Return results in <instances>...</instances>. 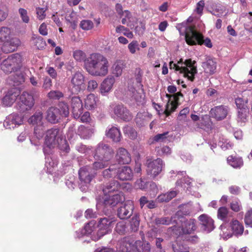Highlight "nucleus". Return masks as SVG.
<instances>
[{
    "label": "nucleus",
    "mask_w": 252,
    "mask_h": 252,
    "mask_svg": "<svg viewBox=\"0 0 252 252\" xmlns=\"http://www.w3.org/2000/svg\"><path fill=\"white\" fill-rule=\"evenodd\" d=\"M97 101V97L94 94H91L85 99V107L89 110L93 109L96 107Z\"/></svg>",
    "instance_id": "nucleus-40"
},
{
    "label": "nucleus",
    "mask_w": 252,
    "mask_h": 252,
    "mask_svg": "<svg viewBox=\"0 0 252 252\" xmlns=\"http://www.w3.org/2000/svg\"><path fill=\"white\" fill-rule=\"evenodd\" d=\"M134 208L132 202L126 201L118 209L117 216L121 219H127L132 215Z\"/></svg>",
    "instance_id": "nucleus-15"
},
{
    "label": "nucleus",
    "mask_w": 252,
    "mask_h": 252,
    "mask_svg": "<svg viewBox=\"0 0 252 252\" xmlns=\"http://www.w3.org/2000/svg\"><path fill=\"white\" fill-rule=\"evenodd\" d=\"M196 62L192 61L191 59L186 60L183 62V59H180L178 64L174 63L173 62L169 63L170 69H175L176 71H180V72L184 74L185 77L189 80L193 81L194 79V75L197 73V66Z\"/></svg>",
    "instance_id": "nucleus-3"
},
{
    "label": "nucleus",
    "mask_w": 252,
    "mask_h": 252,
    "mask_svg": "<svg viewBox=\"0 0 252 252\" xmlns=\"http://www.w3.org/2000/svg\"><path fill=\"white\" fill-rule=\"evenodd\" d=\"M116 158L119 163L122 164H128L131 160L130 154L123 148L118 150Z\"/></svg>",
    "instance_id": "nucleus-28"
},
{
    "label": "nucleus",
    "mask_w": 252,
    "mask_h": 252,
    "mask_svg": "<svg viewBox=\"0 0 252 252\" xmlns=\"http://www.w3.org/2000/svg\"><path fill=\"white\" fill-rule=\"evenodd\" d=\"M73 57L77 62L83 61L86 70L93 76H104L108 72V61L99 53H93L86 58L83 51L76 50L73 52Z\"/></svg>",
    "instance_id": "nucleus-1"
},
{
    "label": "nucleus",
    "mask_w": 252,
    "mask_h": 252,
    "mask_svg": "<svg viewBox=\"0 0 252 252\" xmlns=\"http://www.w3.org/2000/svg\"><path fill=\"white\" fill-rule=\"evenodd\" d=\"M98 161L94 162L92 165V170L93 172L99 169L104 168L108 166L109 161H105L104 160H98Z\"/></svg>",
    "instance_id": "nucleus-45"
},
{
    "label": "nucleus",
    "mask_w": 252,
    "mask_h": 252,
    "mask_svg": "<svg viewBox=\"0 0 252 252\" xmlns=\"http://www.w3.org/2000/svg\"><path fill=\"white\" fill-rule=\"evenodd\" d=\"M227 113V108L223 105L215 106L210 111L211 117L217 121H221L224 119L226 117Z\"/></svg>",
    "instance_id": "nucleus-22"
},
{
    "label": "nucleus",
    "mask_w": 252,
    "mask_h": 252,
    "mask_svg": "<svg viewBox=\"0 0 252 252\" xmlns=\"http://www.w3.org/2000/svg\"><path fill=\"white\" fill-rule=\"evenodd\" d=\"M123 199V196L119 193H116L113 195H109L108 197H106L103 202L104 206L103 211L104 212H106L105 209L107 211H109L107 208L109 207L110 209L112 208L118 204V203L122 201Z\"/></svg>",
    "instance_id": "nucleus-21"
},
{
    "label": "nucleus",
    "mask_w": 252,
    "mask_h": 252,
    "mask_svg": "<svg viewBox=\"0 0 252 252\" xmlns=\"http://www.w3.org/2000/svg\"><path fill=\"white\" fill-rule=\"evenodd\" d=\"M65 184L69 189H74L76 186L74 177L73 176L70 177L69 179L66 180Z\"/></svg>",
    "instance_id": "nucleus-63"
},
{
    "label": "nucleus",
    "mask_w": 252,
    "mask_h": 252,
    "mask_svg": "<svg viewBox=\"0 0 252 252\" xmlns=\"http://www.w3.org/2000/svg\"><path fill=\"white\" fill-rule=\"evenodd\" d=\"M80 27L84 30L88 31L93 28L94 23L91 20H84L80 22Z\"/></svg>",
    "instance_id": "nucleus-52"
},
{
    "label": "nucleus",
    "mask_w": 252,
    "mask_h": 252,
    "mask_svg": "<svg viewBox=\"0 0 252 252\" xmlns=\"http://www.w3.org/2000/svg\"><path fill=\"white\" fill-rule=\"evenodd\" d=\"M107 136L115 142H119L122 138L120 129L115 126H113L109 129L107 132Z\"/></svg>",
    "instance_id": "nucleus-39"
},
{
    "label": "nucleus",
    "mask_w": 252,
    "mask_h": 252,
    "mask_svg": "<svg viewBox=\"0 0 252 252\" xmlns=\"http://www.w3.org/2000/svg\"><path fill=\"white\" fill-rule=\"evenodd\" d=\"M186 174L185 171H179L177 172V176L179 179L176 182L177 186H181L184 188H188L190 186L191 182V179L188 177H186L185 175Z\"/></svg>",
    "instance_id": "nucleus-31"
},
{
    "label": "nucleus",
    "mask_w": 252,
    "mask_h": 252,
    "mask_svg": "<svg viewBox=\"0 0 252 252\" xmlns=\"http://www.w3.org/2000/svg\"><path fill=\"white\" fill-rule=\"evenodd\" d=\"M120 184L116 180H113L107 184L106 185L102 187V190L106 195L107 193L118 191L120 189Z\"/></svg>",
    "instance_id": "nucleus-32"
},
{
    "label": "nucleus",
    "mask_w": 252,
    "mask_h": 252,
    "mask_svg": "<svg viewBox=\"0 0 252 252\" xmlns=\"http://www.w3.org/2000/svg\"><path fill=\"white\" fill-rule=\"evenodd\" d=\"M128 49L131 54H135L136 52V50L139 51L140 50L138 41L136 40L132 41L128 45Z\"/></svg>",
    "instance_id": "nucleus-55"
},
{
    "label": "nucleus",
    "mask_w": 252,
    "mask_h": 252,
    "mask_svg": "<svg viewBox=\"0 0 252 252\" xmlns=\"http://www.w3.org/2000/svg\"><path fill=\"white\" fill-rule=\"evenodd\" d=\"M115 81V79L113 77L105 78L101 84L100 93L103 95H105L112 89Z\"/></svg>",
    "instance_id": "nucleus-30"
},
{
    "label": "nucleus",
    "mask_w": 252,
    "mask_h": 252,
    "mask_svg": "<svg viewBox=\"0 0 252 252\" xmlns=\"http://www.w3.org/2000/svg\"><path fill=\"white\" fill-rule=\"evenodd\" d=\"M196 220L194 219H189L184 222L182 226V232L180 230V227L174 225L168 228V231H172L176 235L183 234H191L196 229Z\"/></svg>",
    "instance_id": "nucleus-10"
},
{
    "label": "nucleus",
    "mask_w": 252,
    "mask_h": 252,
    "mask_svg": "<svg viewBox=\"0 0 252 252\" xmlns=\"http://www.w3.org/2000/svg\"><path fill=\"white\" fill-rule=\"evenodd\" d=\"M98 87V84L95 80H92L88 82L87 89L89 91H93Z\"/></svg>",
    "instance_id": "nucleus-64"
},
{
    "label": "nucleus",
    "mask_w": 252,
    "mask_h": 252,
    "mask_svg": "<svg viewBox=\"0 0 252 252\" xmlns=\"http://www.w3.org/2000/svg\"><path fill=\"white\" fill-rule=\"evenodd\" d=\"M76 150L82 154L88 153L89 151L92 150V147H87L86 145L80 143L76 146Z\"/></svg>",
    "instance_id": "nucleus-57"
},
{
    "label": "nucleus",
    "mask_w": 252,
    "mask_h": 252,
    "mask_svg": "<svg viewBox=\"0 0 252 252\" xmlns=\"http://www.w3.org/2000/svg\"><path fill=\"white\" fill-rule=\"evenodd\" d=\"M126 67L125 61L121 60H117L112 67V73L116 77L122 75L123 70Z\"/></svg>",
    "instance_id": "nucleus-33"
},
{
    "label": "nucleus",
    "mask_w": 252,
    "mask_h": 252,
    "mask_svg": "<svg viewBox=\"0 0 252 252\" xmlns=\"http://www.w3.org/2000/svg\"><path fill=\"white\" fill-rule=\"evenodd\" d=\"M202 67L205 73L212 74L216 69V63L212 59H208L203 63Z\"/></svg>",
    "instance_id": "nucleus-37"
},
{
    "label": "nucleus",
    "mask_w": 252,
    "mask_h": 252,
    "mask_svg": "<svg viewBox=\"0 0 252 252\" xmlns=\"http://www.w3.org/2000/svg\"><path fill=\"white\" fill-rule=\"evenodd\" d=\"M94 154L95 159L109 161L114 156V151L109 145L100 142L96 146Z\"/></svg>",
    "instance_id": "nucleus-8"
},
{
    "label": "nucleus",
    "mask_w": 252,
    "mask_h": 252,
    "mask_svg": "<svg viewBox=\"0 0 252 252\" xmlns=\"http://www.w3.org/2000/svg\"><path fill=\"white\" fill-rule=\"evenodd\" d=\"M10 30L7 27H2L0 29V44H2L10 38Z\"/></svg>",
    "instance_id": "nucleus-44"
},
{
    "label": "nucleus",
    "mask_w": 252,
    "mask_h": 252,
    "mask_svg": "<svg viewBox=\"0 0 252 252\" xmlns=\"http://www.w3.org/2000/svg\"><path fill=\"white\" fill-rule=\"evenodd\" d=\"M176 218V216L170 218L168 217H157L154 220V222L158 226L160 225H168L172 223L177 224Z\"/></svg>",
    "instance_id": "nucleus-34"
},
{
    "label": "nucleus",
    "mask_w": 252,
    "mask_h": 252,
    "mask_svg": "<svg viewBox=\"0 0 252 252\" xmlns=\"http://www.w3.org/2000/svg\"><path fill=\"white\" fill-rule=\"evenodd\" d=\"M78 174L80 180L79 188L82 191H86L96 172H93L91 167L86 166L80 169Z\"/></svg>",
    "instance_id": "nucleus-6"
},
{
    "label": "nucleus",
    "mask_w": 252,
    "mask_h": 252,
    "mask_svg": "<svg viewBox=\"0 0 252 252\" xmlns=\"http://www.w3.org/2000/svg\"><path fill=\"white\" fill-rule=\"evenodd\" d=\"M124 16V18L122 19V23L123 25H126L127 26L129 25V24L131 22L132 15L130 11L128 10H125L124 15H122V17Z\"/></svg>",
    "instance_id": "nucleus-54"
},
{
    "label": "nucleus",
    "mask_w": 252,
    "mask_h": 252,
    "mask_svg": "<svg viewBox=\"0 0 252 252\" xmlns=\"http://www.w3.org/2000/svg\"><path fill=\"white\" fill-rule=\"evenodd\" d=\"M168 132H165L163 133L158 134L153 137V142H165L167 141V135Z\"/></svg>",
    "instance_id": "nucleus-53"
},
{
    "label": "nucleus",
    "mask_w": 252,
    "mask_h": 252,
    "mask_svg": "<svg viewBox=\"0 0 252 252\" xmlns=\"http://www.w3.org/2000/svg\"><path fill=\"white\" fill-rule=\"evenodd\" d=\"M94 132V128L89 126H80L77 130L78 134L80 137L84 139H87L91 138Z\"/></svg>",
    "instance_id": "nucleus-29"
},
{
    "label": "nucleus",
    "mask_w": 252,
    "mask_h": 252,
    "mask_svg": "<svg viewBox=\"0 0 252 252\" xmlns=\"http://www.w3.org/2000/svg\"><path fill=\"white\" fill-rule=\"evenodd\" d=\"M114 221L112 218H100L98 221V227L99 234L103 236L108 233L112 228V223Z\"/></svg>",
    "instance_id": "nucleus-20"
},
{
    "label": "nucleus",
    "mask_w": 252,
    "mask_h": 252,
    "mask_svg": "<svg viewBox=\"0 0 252 252\" xmlns=\"http://www.w3.org/2000/svg\"><path fill=\"white\" fill-rule=\"evenodd\" d=\"M19 12L23 21L24 23H28L29 21V17L27 14V11L24 8H20L19 9Z\"/></svg>",
    "instance_id": "nucleus-62"
},
{
    "label": "nucleus",
    "mask_w": 252,
    "mask_h": 252,
    "mask_svg": "<svg viewBox=\"0 0 252 252\" xmlns=\"http://www.w3.org/2000/svg\"><path fill=\"white\" fill-rule=\"evenodd\" d=\"M94 224L95 222L94 221H90L85 226L83 229L76 232L77 237H80L83 235L91 234L94 229Z\"/></svg>",
    "instance_id": "nucleus-41"
},
{
    "label": "nucleus",
    "mask_w": 252,
    "mask_h": 252,
    "mask_svg": "<svg viewBox=\"0 0 252 252\" xmlns=\"http://www.w3.org/2000/svg\"><path fill=\"white\" fill-rule=\"evenodd\" d=\"M65 143L63 131L58 127H53L47 131L43 152L49 155L51 150L58 145Z\"/></svg>",
    "instance_id": "nucleus-2"
},
{
    "label": "nucleus",
    "mask_w": 252,
    "mask_h": 252,
    "mask_svg": "<svg viewBox=\"0 0 252 252\" xmlns=\"http://www.w3.org/2000/svg\"><path fill=\"white\" fill-rule=\"evenodd\" d=\"M239 21L244 24L246 30L252 32V12L243 14L240 18Z\"/></svg>",
    "instance_id": "nucleus-35"
},
{
    "label": "nucleus",
    "mask_w": 252,
    "mask_h": 252,
    "mask_svg": "<svg viewBox=\"0 0 252 252\" xmlns=\"http://www.w3.org/2000/svg\"><path fill=\"white\" fill-rule=\"evenodd\" d=\"M247 101H243L241 98H237L238 118L241 122L245 123L247 120L249 109L247 105Z\"/></svg>",
    "instance_id": "nucleus-24"
},
{
    "label": "nucleus",
    "mask_w": 252,
    "mask_h": 252,
    "mask_svg": "<svg viewBox=\"0 0 252 252\" xmlns=\"http://www.w3.org/2000/svg\"><path fill=\"white\" fill-rule=\"evenodd\" d=\"M133 177V173L131 168L129 166H124L118 168L115 177L121 181H129Z\"/></svg>",
    "instance_id": "nucleus-25"
},
{
    "label": "nucleus",
    "mask_w": 252,
    "mask_h": 252,
    "mask_svg": "<svg viewBox=\"0 0 252 252\" xmlns=\"http://www.w3.org/2000/svg\"><path fill=\"white\" fill-rule=\"evenodd\" d=\"M141 92H142L141 90ZM131 97L137 103H142L144 101V95L142 92H137L136 90L132 91Z\"/></svg>",
    "instance_id": "nucleus-51"
},
{
    "label": "nucleus",
    "mask_w": 252,
    "mask_h": 252,
    "mask_svg": "<svg viewBox=\"0 0 252 252\" xmlns=\"http://www.w3.org/2000/svg\"><path fill=\"white\" fill-rule=\"evenodd\" d=\"M47 96L50 99L58 100L63 96V94L60 91H51Z\"/></svg>",
    "instance_id": "nucleus-50"
},
{
    "label": "nucleus",
    "mask_w": 252,
    "mask_h": 252,
    "mask_svg": "<svg viewBox=\"0 0 252 252\" xmlns=\"http://www.w3.org/2000/svg\"><path fill=\"white\" fill-rule=\"evenodd\" d=\"M61 118V112L58 108L51 107L47 110L46 119L49 122L56 124L59 122Z\"/></svg>",
    "instance_id": "nucleus-27"
},
{
    "label": "nucleus",
    "mask_w": 252,
    "mask_h": 252,
    "mask_svg": "<svg viewBox=\"0 0 252 252\" xmlns=\"http://www.w3.org/2000/svg\"><path fill=\"white\" fill-rule=\"evenodd\" d=\"M135 187L141 190H145L148 187V182L145 180L140 178L136 181Z\"/></svg>",
    "instance_id": "nucleus-56"
},
{
    "label": "nucleus",
    "mask_w": 252,
    "mask_h": 252,
    "mask_svg": "<svg viewBox=\"0 0 252 252\" xmlns=\"http://www.w3.org/2000/svg\"><path fill=\"white\" fill-rule=\"evenodd\" d=\"M20 44L21 41L18 38H9L2 44L1 49L3 52L9 53L14 51Z\"/></svg>",
    "instance_id": "nucleus-23"
},
{
    "label": "nucleus",
    "mask_w": 252,
    "mask_h": 252,
    "mask_svg": "<svg viewBox=\"0 0 252 252\" xmlns=\"http://www.w3.org/2000/svg\"><path fill=\"white\" fill-rule=\"evenodd\" d=\"M211 116L207 115H203L201 117V122L196 124L197 128L201 129L211 128L213 126V123L210 119Z\"/></svg>",
    "instance_id": "nucleus-38"
},
{
    "label": "nucleus",
    "mask_w": 252,
    "mask_h": 252,
    "mask_svg": "<svg viewBox=\"0 0 252 252\" xmlns=\"http://www.w3.org/2000/svg\"><path fill=\"white\" fill-rule=\"evenodd\" d=\"M140 220L139 217L137 215L132 217L130 222V229L133 232H136L138 230L139 226Z\"/></svg>",
    "instance_id": "nucleus-49"
},
{
    "label": "nucleus",
    "mask_w": 252,
    "mask_h": 252,
    "mask_svg": "<svg viewBox=\"0 0 252 252\" xmlns=\"http://www.w3.org/2000/svg\"><path fill=\"white\" fill-rule=\"evenodd\" d=\"M230 227L233 231L232 234H227L226 235L224 236L223 238L224 239H228L231 237L232 236V235H236V220H233L232 221L230 222Z\"/></svg>",
    "instance_id": "nucleus-58"
},
{
    "label": "nucleus",
    "mask_w": 252,
    "mask_h": 252,
    "mask_svg": "<svg viewBox=\"0 0 252 252\" xmlns=\"http://www.w3.org/2000/svg\"><path fill=\"white\" fill-rule=\"evenodd\" d=\"M166 96L169 97V99L166 105L164 113L166 116H169L171 113L176 109L179 105L178 101L180 97H183V94L181 92H178L173 95L167 94Z\"/></svg>",
    "instance_id": "nucleus-14"
},
{
    "label": "nucleus",
    "mask_w": 252,
    "mask_h": 252,
    "mask_svg": "<svg viewBox=\"0 0 252 252\" xmlns=\"http://www.w3.org/2000/svg\"><path fill=\"white\" fill-rule=\"evenodd\" d=\"M58 109L61 112V117H66L69 114L68 105L64 102H60L58 104Z\"/></svg>",
    "instance_id": "nucleus-48"
},
{
    "label": "nucleus",
    "mask_w": 252,
    "mask_h": 252,
    "mask_svg": "<svg viewBox=\"0 0 252 252\" xmlns=\"http://www.w3.org/2000/svg\"><path fill=\"white\" fill-rule=\"evenodd\" d=\"M151 118V116L147 113H138L135 121L138 126L142 127L148 124Z\"/></svg>",
    "instance_id": "nucleus-36"
},
{
    "label": "nucleus",
    "mask_w": 252,
    "mask_h": 252,
    "mask_svg": "<svg viewBox=\"0 0 252 252\" xmlns=\"http://www.w3.org/2000/svg\"><path fill=\"white\" fill-rule=\"evenodd\" d=\"M201 229L207 233L212 231L215 228L214 220L208 215L202 214L198 217Z\"/></svg>",
    "instance_id": "nucleus-19"
},
{
    "label": "nucleus",
    "mask_w": 252,
    "mask_h": 252,
    "mask_svg": "<svg viewBox=\"0 0 252 252\" xmlns=\"http://www.w3.org/2000/svg\"><path fill=\"white\" fill-rule=\"evenodd\" d=\"M52 86V82L51 79L47 76L44 78L42 88L45 90H48L51 89Z\"/></svg>",
    "instance_id": "nucleus-61"
},
{
    "label": "nucleus",
    "mask_w": 252,
    "mask_h": 252,
    "mask_svg": "<svg viewBox=\"0 0 252 252\" xmlns=\"http://www.w3.org/2000/svg\"><path fill=\"white\" fill-rule=\"evenodd\" d=\"M10 80L13 82V86H18L25 82V77L21 73H18L10 77Z\"/></svg>",
    "instance_id": "nucleus-46"
},
{
    "label": "nucleus",
    "mask_w": 252,
    "mask_h": 252,
    "mask_svg": "<svg viewBox=\"0 0 252 252\" xmlns=\"http://www.w3.org/2000/svg\"><path fill=\"white\" fill-rule=\"evenodd\" d=\"M245 222L246 225H250L252 227V209L246 213L245 217Z\"/></svg>",
    "instance_id": "nucleus-60"
},
{
    "label": "nucleus",
    "mask_w": 252,
    "mask_h": 252,
    "mask_svg": "<svg viewBox=\"0 0 252 252\" xmlns=\"http://www.w3.org/2000/svg\"><path fill=\"white\" fill-rule=\"evenodd\" d=\"M133 243L131 238H124L121 242V250L124 252H150L151 246L149 243H143L140 240Z\"/></svg>",
    "instance_id": "nucleus-5"
},
{
    "label": "nucleus",
    "mask_w": 252,
    "mask_h": 252,
    "mask_svg": "<svg viewBox=\"0 0 252 252\" xmlns=\"http://www.w3.org/2000/svg\"><path fill=\"white\" fill-rule=\"evenodd\" d=\"M20 92L18 89L14 88L9 90L1 100V103L5 106H10L20 95Z\"/></svg>",
    "instance_id": "nucleus-18"
},
{
    "label": "nucleus",
    "mask_w": 252,
    "mask_h": 252,
    "mask_svg": "<svg viewBox=\"0 0 252 252\" xmlns=\"http://www.w3.org/2000/svg\"><path fill=\"white\" fill-rule=\"evenodd\" d=\"M33 105V96L27 92H24L20 96L16 107L20 112H24L30 110Z\"/></svg>",
    "instance_id": "nucleus-9"
},
{
    "label": "nucleus",
    "mask_w": 252,
    "mask_h": 252,
    "mask_svg": "<svg viewBox=\"0 0 252 252\" xmlns=\"http://www.w3.org/2000/svg\"><path fill=\"white\" fill-rule=\"evenodd\" d=\"M218 218L219 219L226 222L229 218L232 217V213L228 211L225 207H221L218 210Z\"/></svg>",
    "instance_id": "nucleus-42"
},
{
    "label": "nucleus",
    "mask_w": 252,
    "mask_h": 252,
    "mask_svg": "<svg viewBox=\"0 0 252 252\" xmlns=\"http://www.w3.org/2000/svg\"><path fill=\"white\" fill-rule=\"evenodd\" d=\"M123 131L125 135L131 139H134L137 137V132L131 126H127L124 127Z\"/></svg>",
    "instance_id": "nucleus-47"
},
{
    "label": "nucleus",
    "mask_w": 252,
    "mask_h": 252,
    "mask_svg": "<svg viewBox=\"0 0 252 252\" xmlns=\"http://www.w3.org/2000/svg\"><path fill=\"white\" fill-rule=\"evenodd\" d=\"M42 113L41 112H36L28 120L30 124L36 125L34 129V133L38 138L42 137L43 134L42 128Z\"/></svg>",
    "instance_id": "nucleus-11"
},
{
    "label": "nucleus",
    "mask_w": 252,
    "mask_h": 252,
    "mask_svg": "<svg viewBox=\"0 0 252 252\" xmlns=\"http://www.w3.org/2000/svg\"><path fill=\"white\" fill-rule=\"evenodd\" d=\"M71 107L74 118H79L83 111L82 102L79 97L74 96L72 98Z\"/></svg>",
    "instance_id": "nucleus-26"
},
{
    "label": "nucleus",
    "mask_w": 252,
    "mask_h": 252,
    "mask_svg": "<svg viewBox=\"0 0 252 252\" xmlns=\"http://www.w3.org/2000/svg\"><path fill=\"white\" fill-rule=\"evenodd\" d=\"M147 164V173L153 177H156L162 170L163 163L162 160L159 158L153 161L148 160Z\"/></svg>",
    "instance_id": "nucleus-13"
},
{
    "label": "nucleus",
    "mask_w": 252,
    "mask_h": 252,
    "mask_svg": "<svg viewBox=\"0 0 252 252\" xmlns=\"http://www.w3.org/2000/svg\"><path fill=\"white\" fill-rule=\"evenodd\" d=\"M23 123V118L17 113L9 115L3 123L4 126L7 129H12Z\"/></svg>",
    "instance_id": "nucleus-17"
},
{
    "label": "nucleus",
    "mask_w": 252,
    "mask_h": 252,
    "mask_svg": "<svg viewBox=\"0 0 252 252\" xmlns=\"http://www.w3.org/2000/svg\"><path fill=\"white\" fill-rule=\"evenodd\" d=\"M185 39L189 45L204 44L208 48L212 47L211 40L209 38L203 39V35L194 29L193 26H188L185 31Z\"/></svg>",
    "instance_id": "nucleus-4"
},
{
    "label": "nucleus",
    "mask_w": 252,
    "mask_h": 252,
    "mask_svg": "<svg viewBox=\"0 0 252 252\" xmlns=\"http://www.w3.org/2000/svg\"><path fill=\"white\" fill-rule=\"evenodd\" d=\"M84 77L83 74L76 72L72 76L71 80V88L72 92L75 94L79 92L84 88Z\"/></svg>",
    "instance_id": "nucleus-16"
},
{
    "label": "nucleus",
    "mask_w": 252,
    "mask_h": 252,
    "mask_svg": "<svg viewBox=\"0 0 252 252\" xmlns=\"http://www.w3.org/2000/svg\"><path fill=\"white\" fill-rule=\"evenodd\" d=\"M172 249L174 252H189L188 248L177 244L172 245Z\"/></svg>",
    "instance_id": "nucleus-59"
},
{
    "label": "nucleus",
    "mask_w": 252,
    "mask_h": 252,
    "mask_svg": "<svg viewBox=\"0 0 252 252\" xmlns=\"http://www.w3.org/2000/svg\"><path fill=\"white\" fill-rule=\"evenodd\" d=\"M110 107L113 109L114 114L121 119L126 122L132 119L131 113L123 105L112 104Z\"/></svg>",
    "instance_id": "nucleus-12"
},
{
    "label": "nucleus",
    "mask_w": 252,
    "mask_h": 252,
    "mask_svg": "<svg viewBox=\"0 0 252 252\" xmlns=\"http://www.w3.org/2000/svg\"><path fill=\"white\" fill-rule=\"evenodd\" d=\"M21 62V57L19 54H13L3 61L1 68L6 73H11L20 68Z\"/></svg>",
    "instance_id": "nucleus-7"
},
{
    "label": "nucleus",
    "mask_w": 252,
    "mask_h": 252,
    "mask_svg": "<svg viewBox=\"0 0 252 252\" xmlns=\"http://www.w3.org/2000/svg\"><path fill=\"white\" fill-rule=\"evenodd\" d=\"M118 168V165L113 164L109 166L107 169L104 170L101 175L105 179H110L113 177L114 175L116 176L117 174V170Z\"/></svg>",
    "instance_id": "nucleus-43"
}]
</instances>
